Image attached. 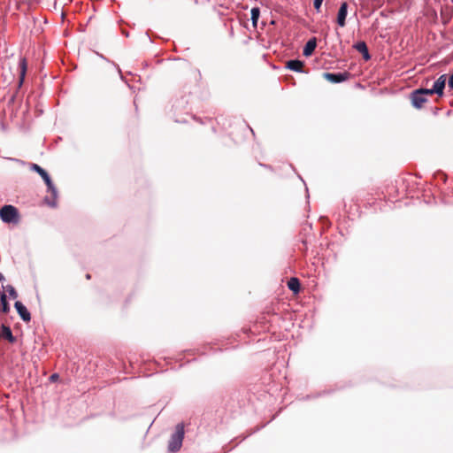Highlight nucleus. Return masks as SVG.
<instances>
[{"label": "nucleus", "mask_w": 453, "mask_h": 453, "mask_svg": "<svg viewBox=\"0 0 453 453\" xmlns=\"http://www.w3.org/2000/svg\"><path fill=\"white\" fill-rule=\"evenodd\" d=\"M30 169L37 173L40 177H42L47 186L48 191L51 194L52 199H50L48 197L45 198V202L47 204H49L51 207L56 206V199L58 197V190L54 184L52 183V180L48 174V173L42 168L39 165L31 163L30 164Z\"/></svg>", "instance_id": "f257e3e1"}, {"label": "nucleus", "mask_w": 453, "mask_h": 453, "mask_svg": "<svg viewBox=\"0 0 453 453\" xmlns=\"http://www.w3.org/2000/svg\"><path fill=\"white\" fill-rule=\"evenodd\" d=\"M183 438H184V425L182 423H180L176 426L175 433L171 436V439H170L169 444H168V449L171 452L178 451L182 445Z\"/></svg>", "instance_id": "f03ea898"}, {"label": "nucleus", "mask_w": 453, "mask_h": 453, "mask_svg": "<svg viewBox=\"0 0 453 453\" xmlns=\"http://www.w3.org/2000/svg\"><path fill=\"white\" fill-rule=\"evenodd\" d=\"M0 218L5 223L18 221L19 212L13 205H4L0 210Z\"/></svg>", "instance_id": "7ed1b4c3"}, {"label": "nucleus", "mask_w": 453, "mask_h": 453, "mask_svg": "<svg viewBox=\"0 0 453 453\" xmlns=\"http://www.w3.org/2000/svg\"><path fill=\"white\" fill-rule=\"evenodd\" d=\"M324 78L332 83H340L347 81L350 77L349 72L342 73H324Z\"/></svg>", "instance_id": "20e7f679"}, {"label": "nucleus", "mask_w": 453, "mask_h": 453, "mask_svg": "<svg viewBox=\"0 0 453 453\" xmlns=\"http://www.w3.org/2000/svg\"><path fill=\"white\" fill-rule=\"evenodd\" d=\"M447 76L446 74L441 75L433 85V91L439 96H442L444 94V88L446 86Z\"/></svg>", "instance_id": "39448f33"}, {"label": "nucleus", "mask_w": 453, "mask_h": 453, "mask_svg": "<svg viewBox=\"0 0 453 453\" xmlns=\"http://www.w3.org/2000/svg\"><path fill=\"white\" fill-rule=\"evenodd\" d=\"M348 15V4L343 2L341 4L337 13L336 22L339 27H343L346 25V18Z\"/></svg>", "instance_id": "423d86ee"}, {"label": "nucleus", "mask_w": 453, "mask_h": 453, "mask_svg": "<svg viewBox=\"0 0 453 453\" xmlns=\"http://www.w3.org/2000/svg\"><path fill=\"white\" fill-rule=\"evenodd\" d=\"M411 98L412 105L418 109L421 108L423 104L427 100L426 96H423L422 93L418 89H416L411 93Z\"/></svg>", "instance_id": "0eeeda50"}, {"label": "nucleus", "mask_w": 453, "mask_h": 453, "mask_svg": "<svg viewBox=\"0 0 453 453\" xmlns=\"http://www.w3.org/2000/svg\"><path fill=\"white\" fill-rule=\"evenodd\" d=\"M14 307L17 310V312L20 316L23 321L28 322L31 319L30 312L27 311V307L19 301L15 302Z\"/></svg>", "instance_id": "6e6552de"}, {"label": "nucleus", "mask_w": 453, "mask_h": 453, "mask_svg": "<svg viewBox=\"0 0 453 453\" xmlns=\"http://www.w3.org/2000/svg\"><path fill=\"white\" fill-rule=\"evenodd\" d=\"M353 48L356 50H357L359 53L362 54L365 60L367 61V60L371 59V55L369 53V50H368V47H367L365 42H364V41L357 42V43H355L353 45Z\"/></svg>", "instance_id": "1a4fd4ad"}, {"label": "nucleus", "mask_w": 453, "mask_h": 453, "mask_svg": "<svg viewBox=\"0 0 453 453\" xmlns=\"http://www.w3.org/2000/svg\"><path fill=\"white\" fill-rule=\"evenodd\" d=\"M286 67L294 72L303 73V62L299 59H291L287 62Z\"/></svg>", "instance_id": "9d476101"}, {"label": "nucleus", "mask_w": 453, "mask_h": 453, "mask_svg": "<svg viewBox=\"0 0 453 453\" xmlns=\"http://www.w3.org/2000/svg\"><path fill=\"white\" fill-rule=\"evenodd\" d=\"M317 47V39L315 37L311 38L303 47V54L305 57L311 56Z\"/></svg>", "instance_id": "9b49d317"}, {"label": "nucleus", "mask_w": 453, "mask_h": 453, "mask_svg": "<svg viewBox=\"0 0 453 453\" xmlns=\"http://www.w3.org/2000/svg\"><path fill=\"white\" fill-rule=\"evenodd\" d=\"M19 86L20 87L25 80L27 65L26 58H21L19 63Z\"/></svg>", "instance_id": "f8f14e48"}, {"label": "nucleus", "mask_w": 453, "mask_h": 453, "mask_svg": "<svg viewBox=\"0 0 453 453\" xmlns=\"http://www.w3.org/2000/svg\"><path fill=\"white\" fill-rule=\"evenodd\" d=\"M0 303H1V311L3 313H8L10 311V304L7 301V296L4 291L1 290L0 293Z\"/></svg>", "instance_id": "ddd939ff"}, {"label": "nucleus", "mask_w": 453, "mask_h": 453, "mask_svg": "<svg viewBox=\"0 0 453 453\" xmlns=\"http://www.w3.org/2000/svg\"><path fill=\"white\" fill-rule=\"evenodd\" d=\"M288 287L294 293H298L300 290V281L297 278H291L288 282Z\"/></svg>", "instance_id": "4468645a"}, {"label": "nucleus", "mask_w": 453, "mask_h": 453, "mask_svg": "<svg viewBox=\"0 0 453 453\" xmlns=\"http://www.w3.org/2000/svg\"><path fill=\"white\" fill-rule=\"evenodd\" d=\"M1 331H2L4 340H15L12 335V330L9 326H7L5 325H2Z\"/></svg>", "instance_id": "2eb2a0df"}, {"label": "nucleus", "mask_w": 453, "mask_h": 453, "mask_svg": "<svg viewBox=\"0 0 453 453\" xmlns=\"http://www.w3.org/2000/svg\"><path fill=\"white\" fill-rule=\"evenodd\" d=\"M250 13H251L252 23H253L254 27H256L257 23L258 21L259 16H260V10L258 7H253L251 9Z\"/></svg>", "instance_id": "dca6fc26"}, {"label": "nucleus", "mask_w": 453, "mask_h": 453, "mask_svg": "<svg viewBox=\"0 0 453 453\" xmlns=\"http://www.w3.org/2000/svg\"><path fill=\"white\" fill-rule=\"evenodd\" d=\"M6 290L9 293L10 297H12L13 299L18 297V293H17V291L15 290V288L12 286L8 285L6 287Z\"/></svg>", "instance_id": "f3484780"}, {"label": "nucleus", "mask_w": 453, "mask_h": 453, "mask_svg": "<svg viewBox=\"0 0 453 453\" xmlns=\"http://www.w3.org/2000/svg\"><path fill=\"white\" fill-rule=\"evenodd\" d=\"M418 90L422 93L423 96H431L435 94V92L433 91V88H418Z\"/></svg>", "instance_id": "a211bd4d"}, {"label": "nucleus", "mask_w": 453, "mask_h": 453, "mask_svg": "<svg viewBox=\"0 0 453 453\" xmlns=\"http://www.w3.org/2000/svg\"><path fill=\"white\" fill-rule=\"evenodd\" d=\"M323 1H324V0H314V1H313V6H314V8L316 9V11H317L318 12H320V8H321V5H322V4H323Z\"/></svg>", "instance_id": "6ab92c4d"}, {"label": "nucleus", "mask_w": 453, "mask_h": 453, "mask_svg": "<svg viewBox=\"0 0 453 453\" xmlns=\"http://www.w3.org/2000/svg\"><path fill=\"white\" fill-rule=\"evenodd\" d=\"M58 379H59V375H58V373H53V374H51V375L50 376V380L51 382H56V381H58Z\"/></svg>", "instance_id": "aec40b11"}, {"label": "nucleus", "mask_w": 453, "mask_h": 453, "mask_svg": "<svg viewBox=\"0 0 453 453\" xmlns=\"http://www.w3.org/2000/svg\"><path fill=\"white\" fill-rule=\"evenodd\" d=\"M7 159L11 160V161H14V162H17L19 164H22L24 165V161L20 160V159H17V158H13V157H7Z\"/></svg>", "instance_id": "412c9836"}, {"label": "nucleus", "mask_w": 453, "mask_h": 453, "mask_svg": "<svg viewBox=\"0 0 453 453\" xmlns=\"http://www.w3.org/2000/svg\"><path fill=\"white\" fill-rule=\"evenodd\" d=\"M86 278H87V279H90V274H88H88L86 275Z\"/></svg>", "instance_id": "4be33fe9"}]
</instances>
